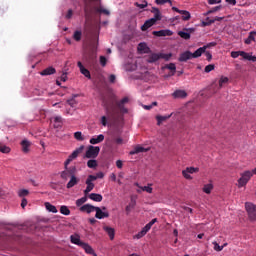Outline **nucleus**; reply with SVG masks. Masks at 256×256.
<instances>
[{"label": "nucleus", "instance_id": "nucleus-1", "mask_svg": "<svg viewBox=\"0 0 256 256\" xmlns=\"http://www.w3.org/2000/svg\"><path fill=\"white\" fill-rule=\"evenodd\" d=\"M125 103H129V97H124L122 100L117 102V97L111 92H108L106 95H102V104L106 109L108 117H113V115H115V105L122 113H127V109L124 106Z\"/></svg>", "mask_w": 256, "mask_h": 256}, {"label": "nucleus", "instance_id": "nucleus-2", "mask_svg": "<svg viewBox=\"0 0 256 256\" xmlns=\"http://www.w3.org/2000/svg\"><path fill=\"white\" fill-rule=\"evenodd\" d=\"M253 171H245L241 174V177L238 179V187L241 189V187H245L247 183L251 180V177H253Z\"/></svg>", "mask_w": 256, "mask_h": 256}, {"label": "nucleus", "instance_id": "nucleus-3", "mask_svg": "<svg viewBox=\"0 0 256 256\" xmlns=\"http://www.w3.org/2000/svg\"><path fill=\"white\" fill-rule=\"evenodd\" d=\"M243 57V59H246V61H253V63H256V56H251L249 53L245 51H232L231 57L232 59H237V57Z\"/></svg>", "mask_w": 256, "mask_h": 256}, {"label": "nucleus", "instance_id": "nucleus-4", "mask_svg": "<svg viewBox=\"0 0 256 256\" xmlns=\"http://www.w3.org/2000/svg\"><path fill=\"white\" fill-rule=\"evenodd\" d=\"M74 175H77V166L65 168V170L60 173V177L63 179V181H67L69 177H74Z\"/></svg>", "mask_w": 256, "mask_h": 256}, {"label": "nucleus", "instance_id": "nucleus-5", "mask_svg": "<svg viewBox=\"0 0 256 256\" xmlns=\"http://www.w3.org/2000/svg\"><path fill=\"white\" fill-rule=\"evenodd\" d=\"M245 209L250 221H256V205L251 202H246Z\"/></svg>", "mask_w": 256, "mask_h": 256}, {"label": "nucleus", "instance_id": "nucleus-6", "mask_svg": "<svg viewBox=\"0 0 256 256\" xmlns=\"http://www.w3.org/2000/svg\"><path fill=\"white\" fill-rule=\"evenodd\" d=\"M99 151H101V148L99 146H89L85 157L86 159H95L99 156Z\"/></svg>", "mask_w": 256, "mask_h": 256}, {"label": "nucleus", "instance_id": "nucleus-7", "mask_svg": "<svg viewBox=\"0 0 256 256\" xmlns=\"http://www.w3.org/2000/svg\"><path fill=\"white\" fill-rule=\"evenodd\" d=\"M160 59H165L166 61H169V59H171V54L153 53L148 57V63H155Z\"/></svg>", "mask_w": 256, "mask_h": 256}, {"label": "nucleus", "instance_id": "nucleus-8", "mask_svg": "<svg viewBox=\"0 0 256 256\" xmlns=\"http://www.w3.org/2000/svg\"><path fill=\"white\" fill-rule=\"evenodd\" d=\"M96 181L95 175H88L86 179V189L84 190V195H89L93 189H95V184L93 183Z\"/></svg>", "mask_w": 256, "mask_h": 256}, {"label": "nucleus", "instance_id": "nucleus-9", "mask_svg": "<svg viewBox=\"0 0 256 256\" xmlns=\"http://www.w3.org/2000/svg\"><path fill=\"white\" fill-rule=\"evenodd\" d=\"M191 33H195V28H184L183 31L178 32V35L181 39L188 41V39H191Z\"/></svg>", "mask_w": 256, "mask_h": 256}, {"label": "nucleus", "instance_id": "nucleus-10", "mask_svg": "<svg viewBox=\"0 0 256 256\" xmlns=\"http://www.w3.org/2000/svg\"><path fill=\"white\" fill-rule=\"evenodd\" d=\"M94 211H96V219H107V217H109V212L102 211L100 207H96Z\"/></svg>", "mask_w": 256, "mask_h": 256}, {"label": "nucleus", "instance_id": "nucleus-11", "mask_svg": "<svg viewBox=\"0 0 256 256\" xmlns=\"http://www.w3.org/2000/svg\"><path fill=\"white\" fill-rule=\"evenodd\" d=\"M152 35H155L156 37H171V35H173V31L171 30L153 31Z\"/></svg>", "mask_w": 256, "mask_h": 256}, {"label": "nucleus", "instance_id": "nucleus-12", "mask_svg": "<svg viewBox=\"0 0 256 256\" xmlns=\"http://www.w3.org/2000/svg\"><path fill=\"white\" fill-rule=\"evenodd\" d=\"M189 59H193V53L191 51H185L184 53L180 54L179 61L180 63H185L189 61Z\"/></svg>", "mask_w": 256, "mask_h": 256}, {"label": "nucleus", "instance_id": "nucleus-13", "mask_svg": "<svg viewBox=\"0 0 256 256\" xmlns=\"http://www.w3.org/2000/svg\"><path fill=\"white\" fill-rule=\"evenodd\" d=\"M80 73H82V75H84V77H87V79H91V72H89V70L85 67H83V63H81V61H79L77 63Z\"/></svg>", "mask_w": 256, "mask_h": 256}, {"label": "nucleus", "instance_id": "nucleus-14", "mask_svg": "<svg viewBox=\"0 0 256 256\" xmlns=\"http://www.w3.org/2000/svg\"><path fill=\"white\" fill-rule=\"evenodd\" d=\"M174 99H185L187 97V92L185 90H176L172 93Z\"/></svg>", "mask_w": 256, "mask_h": 256}, {"label": "nucleus", "instance_id": "nucleus-15", "mask_svg": "<svg viewBox=\"0 0 256 256\" xmlns=\"http://www.w3.org/2000/svg\"><path fill=\"white\" fill-rule=\"evenodd\" d=\"M96 206H93L91 204H85L83 206L80 207V211L82 213H93V211H95Z\"/></svg>", "mask_w": 256, "mask_h": 256}, {"label": "nucleus", "instance_id": "nucleus-16", "mask_svg": "<svg viewBox=\"0 0 256 256\" xmlns=\"http://www.w3.org/2000/svg\"><path fill=\"white\" fill-rule=\"evenodd\" d=\"M157 23L153 18H150L144 22V24L141 26V31H147V29H150V27H153Z\"/></svg>", "mask_w": 256, "mask_h": 256}, {"label": "nucleus", "instance_id": "nucleus-17", "mask_svg": "<svg viewBox=\"0 0 256 256\" xmlns=\"http://www.w3.org/2000/svg\"><path fill=\"white\" fill-rule=\"evenodd\" d=\"M79 184V178H77L76 175L70 177L69 182L66 185L67 189H73V187H75V185Z\"/></svg>", "mask_w": 256, "mask_h": 256}, {"label": "nucleus", "instance_id": "nucleus-18", "mask_svg": "<svg viewBox=\"0 0 256 256\" xmlns=\"http://www.w3.org/2000/svg\"><path fill=\"white\" fill-rule=\"evenodd\" d=\"M105 141V135L100 134L96 137H93L90 139V144L91 145H98V143H103Z\"/></svg>", "mask_w": 256, "mask_h": 256}, {"label": "nucleus", "instance_id": "nucleus-19", "mask_svg": "<svg viewBox=\"0 0 256 256\" xmlns=\"http://www.w3.org/2000/svg\"><path fill=\"white\" fill-rule=\"evenodd\" d=\"M80 247H82V249H84L85 253H87L88 255H95V250H93V247H91V245L83 242Z\"/></svg>", "mask_w": 256, "mask_h": 256}, {"label": "nucleus", "instance_id": "nucleus-20", "mask_svg": "<svg viewBox=\"0 0 256 256\" xmlns=\"http://www.w3.org/2000/svg\"><path fill=\"white\" fill-rule=\"evenodd\" d=\"M103 229L105 233H107V235L109 236L110 240L113 241V239H115V229L109 226H104Z\"/></svg>", "mask_w": 256, "mask_h": 256}, {"label": "nucleus", "instance_id": "nucleus-21", "mask_svg": "<svg viewBox=\"0 0 256 256\" xmlns=\"http://www.w3.org/2000/svg\"><path fill=\"white\" fill-rule=\"evenodd\" d=\"M88 197L91 199V201H95L96 203H101V201H103V196L101 194L91 193L88 195Z\"/></svg>", "mask_w": 256, "mask_h": 256}, {"label": "nucleus", "instance_id": "nucleus-22", "mask_svg": "<svg viewBox=\"0 0 256 256\" xmlns=\"http://www.w3.org/2000/svg\"><path fill=\"white\" fill-rule=\"evenodd\" d=\"M147 149L138 145L132 151H130L129 155H137L139 153H146Z\"/></svg>", "mask_w": 256, "mask_h": 256}, {"label": "nucleus", "instance_id": "nucleus-23", "mask_svg": "<svg viewBox=\"0 0 256 256\" xmlns=\"http://www.w3.org/2000/svg\"><path fill=\"white\" fill-rule=\"evenodd\" d=\"M255 37H256V32L255 31H251L248 35V37L244 40V43L246 45H251V43H253V41H255Z\"/></svg>", "mask_w": 256, "mask_h": 256}, {"label": "nucleus", "instance_id": "nucleus-24", "mask_svg": "<svg viewBox=\"0 0 256 256\" xmlns=\"http://www.w3.org/2000/svg\"><path fill=\"white\" fill-rule=\"evenodd\" d=\"M56 72L57 71L55 70V68L50 66V67L44 69L42 72H40V75H42V76L55 75Z\"/></svg>", "mask_w": 256, "mask_h": 256}, {"label": "nucleus", "instance_id": "nucleus-25", "mask_svg": "<svg viewBox=\"0 0 256 256\" xmlns=\"http://www.w3.org/2000/svg\"><path fill=\"white\" fill-rule=\"evenodd\" d=\"M227 83H229V78L225 77V76H221V78L218 81L217 91H219V89H222V87H225V85H227Z\"/></svg>", "mask_w": 256, "mask_h": 256}, {"label": "nucleus", "instance_id": "nucleus-26", "mask_svg": "<svg viewBox=\"0 0 256 256\" xmlns=\"http://www.w3.org/2000/svg\"><path fill=\"white\" fill-rule=\"evenodd\" d=\"M205 51H206V47L198 48L194 53H192V58L197 59V58L201 57L203 55V53H205Z\"/></svg>", "mask_w": 256, "mask_h": 256}, {"label": "nucleus", "instance_id": "nucleus-27", "mask_svg": "<svg viewBox=\"0 0 256 256\" xmlns=\"http://www.w3.org/2000/svg\"><path fill=\"white\" fill-rule=\"evenodd\" d=\"M85 149V146H80L76 150L73 151V153L69 156L72 160L77 159L79 157L80 153H83V150Z\"/></svg>", "mask_w": 256, "mask_h": 256}, {"label": "nucleus", "instance_id": "nucleus-28", "mask_svg": "<svg viewBox=\"0 0 256 256\" xmlns=\"http://www.w3.org/2000/svg\"><path fill=\"white\" fill-rule=\"evenodd\" d=\"M97 58V55L95 54L94 51H90L86 56L85 60L87 63H94L95 59Z\"/></svg>", "mask_w": 256, "mask_h": 256}, {"label": "nucleus", "instance_id": "nucleus-29", "mask_svg": "<svg viewBox=\"0 0 256 256\" xmlns=\"http://www.w3.org/2000/svg\"><path fill=\"white\" fill-rule=\"evenodd\" d=\"M154 14V17L152 18L156 23L157 21H161V11L158 10V8L152 7V11Z\"/></svg>", "mask_w": 256, "mask_h": 256}, {"label": "nucleus", "instance_id": "nucleus-30", "mask_svg": "<svg viewBox=\"0 0 256 256\" xmlns=\"http://www.w3.org/2000/svg\"><path fill=\"white\" fill-rule=\"evenodd\" d=\"M84 13L85 15H91L93 13V8L89 5V0H84Z\"/></svg>", "mask_w": 256, "mask_h": 256}, {"label": "nucleus", "instance_id": "nucleus-31", "mask_svg": "<svg viewBox=\"0 0 256 256\" xmlns=\"http://www.w3.org/2000/svg\"><path fill=\"white\" fill-rule=\"evenodd\" d=\"M21 146H22V151L24 153H29V147H31V142H29L27 140H23L21 142Z\"/></svg>", "mask_w": 256, "mask_h": 256}, {"label": "nucleus", "instance_id": "nucleus-32", "mask_svg": "<svg viewBox=\"0 0 256 256\" xmlns=\"http://www.w3.org/2000/svg\"><path fill=\"white\" fill-rule=\"evenodd\" d=\"M45 208L47 209V211H49V213H58L57 207L49 202L45 203Z\"/></svg>", "mask_w": 256, "mask_h": 256}, {"label": "nucleus", "instance_id": "nucleus-33", "mask_svg": "<svg viewBox=\"0 0 256 256\" xmlns=\"http://www.w3.org/2000/svg\"><path fill=\"white\" fill-rule=\"evenodd\" d=\"M167 119H171V115H166V116L158 115V116H156L157 125H161V123L167 121Z\"/></svg>", "mask_w": 256, "mask_h": 256}, {"label": "nucleus", "instance_id": "nucleus-34", "mask_svg": "<svg viewBox=\"0 0 256 256\" xmlns=\"http://www.w3.org/2000/svg\"><path fill=\"white\" fill-rule=\"evenodd\" d=\"M180 15H182L183 21H189V19H191V13H189V11H187V10H182L180 12Z\"/></svg>", "mask_w": 256, "mask_h": 256}, {"label": "nucleus", "instance_id": "nucleus-35", "mask_svg": "<svg viewBox=\"0 0 256 256\" xmlns=\"http://www.w3.org/2000/svg\"><path fill=\"white\" fill-rule=\"evenodd\" d=\"M70 239L71 243H73L74 245H79V247H81V244H83L79 236H71Z\"/></svg>", "mask_w": 256, "mask_h": 256}, {"label": "nucleus", "instance_id": "nucleus-36", "mask_svg": "<svg viewBox=\"0 0 256 256\" xmlns=\"http://www.w3.org/2000/svg\"><path fill=\"white\" fill-rule=\"evenodd\" d=\"M60 213L62 214V215H71V210H69V207H67L66 205H62L61 207H60Z\"/></svg>", "mask_w": 256, "mask_h": 256}, {"label": "nucleus", "instance_id": "nucleus-37", "mask_svg": "<svg viewBox=\"0 0 256 256\" xmlns=\"http://www.w3.org/2000/svg\"><path fill=\"white\" fill-rule=\"evenodd\" d=\"M202 191L206 193L207 195L211 194V191H213V184H206L204 185Z\"/></svg>", "mask_w": 256, "mask_h": 256}, {"label": "nucleus", "instance_id": "nucleus-38", "mask_svg": "<svg viewBox=\"0 0 256 256\" xmlns=\"http://www.w3.org/2000/svg\"><path fill=\"white\" fill-rule=\"evenodd\" d=\"M135 7H138V9H145V7H147V5H149L147 3V0H141V3L139 2H135Z\"/></svg>", "mask_w": 256, "mask_h": 256}, {"label": "nucleus", "instance_id": "nucleus-39", "mask_svg": "<svg viewBox=\"0 0 256 256\" xmlns=\"http://www.w3.org/2000/svg\"><path fill=\"white\" fill-rule=\"evenodd\" d=\"M165 69H169L172 71V75H175V71H177V66H175V63H170L165 66Z\"/></svg>", "mask_w": 256, "mask_h": 256}, {"label": "nucleus", "instance_id": "nucleus-40", "mask_svg": "<svg viewBox=\"0 0 256 256\" xmlns=\"http://www.w3.org/2000/svg\"><path fill=\"white\" fill-rule=\"evenodd\" d=\"M84 203H87V195L83 196L82 198L76 200V206L81 207Z\"/></svg>", "mask_w": 256, "mask_h": 256}, {"label": "nucleus", "instance_id": "nucleus-41", "mask_svg": "<svg viewBox=\"0 0 256 256\" xmlns=\"http://www.w3.org/2000/svg\"><path fill=\"white\" fill-rule=\"evenodd\" d=\"M221 5L213 7L212 9L208 10L205 15H211L212 13H217V11H221Z\"/></svg>", "mask_w": 256, "mask_h": 256}, {"label": "nucleus", "instance_id": "nucleus-42", "mask_svg": "<svg viewBox=\"0 0 256 256\" xmlns=\"http://www.w3.org/2000/svg\"><path fill=\"white\" fill-rule=\"evenodd\" d=\"M215 23V20L210 19L209 17L206 18V21L202 22V27H209V25H213Z\"/></svg>", "mask_w": 256, "mask_h": 256}, {"label": "nucleus", "instance_id": "nucleus-43", "mask_svg": "<svg viewBox=\"0 0 256 256\" xmlns=\"http://www.w3.org/2000/svg\"><path fill=\"white\" fill-rule=\"evenodd\" d=\"M87 167H89V169H95V167H97V160H88Z\"/></svg>", "mask_w": 256, "mask_h": 256}, {"label": "nucleus", "instance_id": "nucleus-44", "mask_svg": "<svg viewBox=\"0 0 256 256\" xmlns=\"http://www.w3.org/2000/svg\"><path fill=\"white\" fill-rule=\"evenodd\" d=\"M82 35H83L82 32L77 30L73 34V39L76 40V41H81Z\"/></svg>", "mask_w": 256, "mask_h": 256}, {"label": "nucleus", "instance_id": "nucleus-45", "mask_svg": "<svg viewBox=\"0 0 256 256\" xmlns=\"http://www.w3.org/2000/svg\"><path fill=\"white\" fill-rule=\"evenodd\" d=\"M0 152L1 153H11V148L6 145L0 144Z\"/></svg>", "mask_w": 256, "mask_h": 256}, {"label": "nucleus", "instance_id": "nucleus-46", "mask_svg": "<svg viewBox=\"0 0 256 256\" xmlns=\"http://www.w3.org/2000/svg\"><path fill=\"white\" fill-rule=\"evenodd\" d=\"M75 97H77V95H74L73 98L67 100V103L70 105V107H76L77 101L75 100Z\"/></svg>", "mask_w": 256, "mask_h": 256}, {"label": "nucleus", "instance_id": "nucleus-47", "mask_svg": "<svg viewBox=\"0 0 256 256\" xmlns=\"http://www.w3.org/2000/svg\"><path fill=\"white\" fill-rule=\"evenodd\" d=\"M146 235L147 232L145 230H141L134 236V239H142V237H145Z\"/></svg>", "mask_w": 256, "mask_h": 256}, {"label": "nucleus", "instance_id": "nucleus-48", "mask_svg": "<svg viewBox=\"0 0 256 256\" xmlns=\"http://www.w3.org/2000/svg\"><path fill=\"white\" fill-rule=\"evenodd\" d=\"M18 195H19V197H27V195H29V190L21 189L18 191Z\"/></svg>", "mask_w": 256, "mask_h": 256}, {"label": "nucleus", "instance_id": "nucleus-49", "mask_svg": "<svg viewBox=\"0 0 256 256\" xmlns=\"http://www.w3.org/2000/svg\"><path fill=\"white\" fill-rule=\"evenodd\" d=\"M185 170L191 175H193V173H199V168L195 167H187Z\"/></svg>", "mask_w": 256, "mask_h": 256}, {"label": "nucleus", "instance_id": "nucleus-50", "mask_svg": "<svg viewBox=\"0 0 256 256\" xmlns=\"http://www.w3.org/2000/svg\"><path fill=\"white\" fill-rule=\"evenodd\" d=\"M96 13H103L104 15H110L109 10L104 8H95Z\"/></svg>", "mask_w": 256, "mask_h": 256}, {"label": "nucleus", "instance_id": "nucleus-51", "mask_svg": "<svg viewBox=\"0 0 256 256\" xmlns=\"http://www.w3.org/2000/svg\"><path fill=\"white\" fill-rule=\"evenodd\" d=\"M74 138L77 140V141H83L85 138H83V134L81 132H75L74 133Z\"/></svg>", "mask_w": 256, "mask_h": 256}, {"label": "nucleus", "instance_id": "nucleus-52", "mask_svg": "<svg viewBox=\"0 0 256 256\" xmlns=\"http://www.w3.org/2000/svg\"><path fill=\"white\" fill-rule=\"evenodd\" d=\"M142 191H146V193H153V188L151 186H138Z\"/></svg>", "mask_w": 256, "mask_h": 256}, {"label": "nucleus", "instance_id": "nucleus-53", "mask_svg": "<svg viewBox=\"0 0 256 256\" xmlns=\"http://www.w3.org/2000/svg\"><path fill=\"white\" fill-rule=\"evenodd\" d=\"M214 69H215V65L209 64L205 67L204 71H205V73H211V71H213Z\"/></svg>", "mask_w": 256, "mask_h": 256}, {"label": "nucleus", "instance_id": "nucleus-54", "mask_svg": "<svg viewBox=\"0 0 256 256\" xmlns=\"http://www.w3.org/2000/svg\"><path fill=\"white\" fill-rule=\"evenodd\" d=\"M165 3H170V5H172L171 0H155L156 5H165Z\"/></svg>", "mask_w": 256, "mask_h": 256}, {"label": "nucleus", "instance_id": "nucleus-55", "mask_svg": "<svg viewBox=\"0 0 256 256\" xmlns=\"http://www.w3.org/2000/svg\"><path fill=\"white\" fill-rule=\"evenodd\" d=\"M182 175H183L184 179H188V180L193 179V177L190 176L191 173H188L186 170H183V171H182Z\"/></svg>", "mask_w": 256, "mask_h": 256}, {"label": "nucleus", "instance_id": "nucleus-56", "mask_svg": "<svg viewBox=\"0 0 256 256\" xmlns=\"http://www.w3.org/2000/svg\"><path fill=\"white\" fill-rule=\"evenodd\" d=\"M214 251H223V246H220L219 243L213 242Z\"/></svg>", "mask_w": 256, "mask_h": 256}, {"label": "nucleus", "instance_id": "nucleus-57", "mask_svg": "<svg viewBox=\"0 0 256 256\" xmlns=\"http://www.w3.org/2000/svg\"><path fill=\"white\" fill-rule=\"evenodd\" d=\"M73 161L71 157L69 156L67 160L64 162V169H69V164Z\"/></svg>", "mask_w": 256, "mask_h": 256}, {"label": "nucleus", "instance_id": "nucleus-58", "mask_svg": "<svg viewBox=\"0 0 256 256\" xmlns=\"http://www.w3.org/2000/svg\"><path fill=\"white\" fill-rule=\"evenodd\" d=\"M100 64L102 65V67H105V65H107V58H105V56H100Z\"/></svg>", "mask_w": 256, "mask_h": 256}, {"label": "nucleus", "instance_id": "nucleus-59", "mask_svg": "<svg viewBox=\"0 0 256 256\" xmlns=\"http://www.w3.org/2000/svg\"><path fill=\"white\" fill-rule=\"evenodd\" d=\"M94 177L97 179H103L105 177V174H103V172H98L96 175H94Z\"/></svg>", "mask_w": 256, "mask_h": 256}, {"label": "nucleus", "instance_id": "nucleus-60", "mask_svg": "<svg viewBox=\"0 0 256 256\" xmlns=\"http://www.w3.org/2000/svg\"><path fill=\"white\" fill-rule=\"evenodd\" d=\"M217 45V42H210L208 43L207 45L203 46V47H206V50L211 48V47H216Z\"/></svg>", "mask_w": 256, "mask_h": 256}, {"label": "nucleus", "instance_id": "nucleus-61", "mask_svg": "<svg viewBox=\"0 0 256 256\" xmlns=\"http://www.w3.org/2000/svg\"><path fill=\"white\" fill-rule=\"evenodd\" d=\"M101 124L103 125V127H107V117L106 116L101 117Z\"/></svg>", "mask_w": 256, "mask_h": 256}, {"label": "nucleus", "instance_id": "nucleus-62", "mask_svg": "<svg viewBox=\"0 0 256 256\" xmlns=\"http://www.w3.org/2000/svg\"><path fill=\"white\" fill-rule=\"evenodd\" d=\"M54 122L55 123H63V118L61 116H55L54 117Z\"/></svg>", "mask_w": 256, "mask_h": 256}, {"label": "nucleus", "instance_id": "nucleus-63", "mask_svg": "<svg viewBox=\"0 0 256 256\" xmlns=\"http://www.w3.org/2000/svg\"><path fill=\"white\" fill-rule=\"evenodd\" d=\"M71 17H73V10L69 9L67 14H66V19H71Z\"/></svg>", "mask_w": 256, "mask_h": 256}, {"label": "nucleus", "instance_id": "nucleus-64", "mask_svg": "<svg viewBox=\"0 0 256 256\" xmlns=\"http://www.w3.org/2000/svg\"><path fill=\"white\" fill-rule=\"evenodd\" d=\"M143 231H145L146 233H149V231H151V226L149 224H146L143 228Z\"/></svg>", "mask_w": 256, "mask_h": 256}]
</instances>
